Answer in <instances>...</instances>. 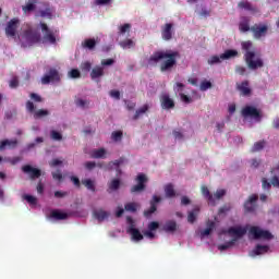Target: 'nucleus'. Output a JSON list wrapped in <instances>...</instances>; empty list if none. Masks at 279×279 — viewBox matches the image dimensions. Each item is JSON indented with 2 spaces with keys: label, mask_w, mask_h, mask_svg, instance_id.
<instances>
[{
  "label": "nucleus",
  "mask_w": 279,
  "mask_h": 279,
  "mask_svg": "<svg viewBox=\"0 0 279 279\" xmlns=\"http://www.w3.org/2000/svg\"><path fill=\"white\" fill-rule=\"evenodd\" d=\"M178 58H180V52L178 51L158 50L149 57L148 63L158 64V62H161L159 69L161 73H167V71H173V66L178 64Z\"/></svg>",
  "instance_id": "1"
},
{
  "label": "nucleus",
  "mask_w": 279,
  "mask_h": 279,
  "mask_svg": "<svg viewBox=\"0 0 279 279\" xmlns=\"http://www.w3.org/2000/svg\"><path fill=\"white\" fill-rule=\"evenodd\" d=\"M253 45L254 44L248 40V41H243L241 44V47H242L243 51H245L244 60H245L248 69H251V71H256V69H263L265 66V63L263 62V59H260V58H257L256 60H254V58H256V52L250 50V49H252Z\"/></svg>",
  "instance_id": "2"
},
{
  "label": "nucleus",
  "mask_w": 279,
  "mask_h": 279,
  "mask_svg": "<svg viewBox=\"0 0 279 279\" xmlns=\"http://www.w3.org/2000/svg\"><path fill=\"white\" fill-rule=\"evenodd\" d=\"M248 232L255 240L264 239L265 241H271V239H274V234H271V232L263 230L259 227H251Z\"/></svg>",
  "instance_id": "3"
},
{
  "label": "nucleus",
  "mask_w": 279,
  "mask_h": 279,
  "mask_svg": "<svg viewBox=\"0 0 279 279\" xmlns=\"http://www.w3.org/2000/svg\"><path fill=\"white\" fill-rule=\"evenodd\" d=\"M26 110L31 114H33L34 119H44V117H49V110L47 109H38L36 110V106L34 101H26Z\"/></svg>",
  "instance_id": "4"
},
{
  "label": "nucleus",
  "mask_w": 279,
  "mask_h": 279,
  "mask_svg": "<svg viewBox=\"0 0 279 279\" xmlns=\"http://www.w3.org/2000/svg\"><path fill=\"white\" fill-rule=\"evenodd\" d=\"M126 222L129 225L126 232L131 234L133 241H143L144 236L141 234V231L136 229V223L134 222V219L129 216L126 217Z\"/></svg>",
  "instance_id": "5"
},
{
  "label": "nucleus",
  "mask_w": 279,
  "mask_h": 279,
  "mask_svg": "<svg viewBox=\"0 0 279 279\" xmlns=\"http://www.w3.org/2000/svg\"><path fill=\"white\" fill-rule=\"evenodd\" d=\"M135 182H137V184L131 187V193H143L146 189L145 184L148 182L147 175L145 173L137 174Z\"/></svg>",
  "instance_id": "6"
},
{
  "label": "nucleus",
  "mask_w": 279,
  "mask_h": 279,
  "mask_svg": "<svg viewBox=\"0 0 279 279\" xmlns=\"http://www.w3.org/2000/svg\"><path fill=\"white\" fill-rule=\"evenodd\" d=\"M40 27L41 32L44 33V43L56 45V34H58V31H51L46 23H40Z\"/></svg>",
  "instance_id": "7"
},
{
  "label": "nucleus",
  "mask_w": 279,
  "mask_h": 279,
  "mask_svg": "<svg viewBox=\"0 0 279 279\" xmlns=\"http://www.w3.org/2000/svg\"><path fill=\"white\" fill-rule=\"evenodd\" d=\"M173 36H175V28L173 27V23H166L161 26V38L169 43V40H173Z\"/></svg>",
  "instance_id": "8"
},
{
  "label": "nucleus",
  "mask_w": 279,
  "mask_h": 279,
  "mask_svg": "<svg viewBox=\"0 0 279 279\" xmlns=\"http://www.w3.org/2000/svg\"><path fill=\"white\" fill-rule=\"evenodd\" d=\"M51 82H60V72L54 68L50 69L48 73L41 77V84L44 85L51 84Z\"/></svg>",
  "instance_id": "9"
},
{
  "label": "nucleus",
  "mask_w": 279,
  "mask_h": 279,
  "mask_svg": "<svg viewBox=\"0 0 279 279\" xmlns=\"http://www.w3.org/2000/svg\"><path fill=\"white\" fill-rule=\"evenodd\" d=\"M258 194H252L248 196V199L244 202V211L245 213H256L258 208Z\"/></svg>",
  "instance_id": "10"
},
{
  "label": "nucleus",
  "mask_w": 279,
  "mask_h": 279,
  "mask_svg": "<svg viewBox=\"0 0 279 279\" xmlns=\"http://www.w3.org/2000/svg\"><path fill=\"white\" fill-rule=\"evenodd\" d=\"M251 32H253V36L256 39L263 38V36H267V32H269V26L267 24H254L251 27Z\"/></svg>",
  "instance_id": "11"
},
{
  "label": "nucleus",
  "mask_w": 279,
  "mask_h": 279,
  "mask_svg": "<svg viewBox=\"0 0 279 279\" xmlns=\"http://www.w3.org/2000/svg\"><path fill=\"white\" fill-rule=\"evenodd\" d=\"M23 38L28 47H32V45H36V43H40V34L34 33L32 31H25Z\"/></svg>",
  "instance_id": "12"
},
{
  "label": "nucleus",
  "mask_w": 279,
  "mask_h": 279,
  "mask_svg": "<svg viewBox=\"0 0 279 279\" xmlns=\"http://www.w3.org/2000/svg\"><path fill=\"white\" fill-rule=\"evenodd\" d=\"M242 116L247 118L251 117V119H255V121H260V111L252 106H246L242 109Z\"/></svg>",
  "instance_id": "13"
},
{
  "label": "nucleus",
  "mask_w": 279,
  "mask_h": 279,
  "mask_svg": "<svg viewBox=\"0 0 279 279\" xmlns=\"http://www.w3.org/2000/svg\"><path fill=\"white\" fill-rule=\"evenodd\" d=\"M160 202H162V198L160 196H158V195H154L153 198L149 202L150 208L144 210V217L153 216L154 213H156L158 210L157 204H160Z\"/></svg>",
  "instance_id": "14"
},
{
  "label": "nucleus",
  "mask_w": 279,
  "mask_h": 279,
  "mask_svg": "<svg viewBox=\"0 0 279 279\" xmlns=\"http://www.w3.org/2000/svg\"><path fill=\"white\" fill-rule=\"evenodd\" d=\"M19 19H12L8 22L5 27V34L9 38H14L16 36V29H19Z\"/></svg>",
  "instance_id": "15"
},
{
  "label": "nucleus",
  "mask_w": 279,
  "mask_h": 279,
  "mask_svg": "<svg viewBox=\"0 0 279 279\" xmlns=\"http://www.w3.org/2000/svg\"><path fill=\"white\" fill-rule=\"evenodd\" d=\"M22 171L23 173L29 175L31 180H36L37 178H40L43 175L40 169L34 168L31 165L23 166Z\"/></svg>",
  "instance_id": "16"
},
{
  "label": "nucleus",
  "mask_w": 279,
  "mask_h": 279,
  "mask_svg": "<svg viewBox=\"0 0 279 279\" xmlns=\"http://www.w3.org/2000/svg\"><path fill=\"white\" fill-rule=\"evenodd\" d=\"M226 232L230 236H235L236 239H242V236H245V234H247V228L230 227Z\"/></svg>",
  "instance_id": "17"
},
{
  "label": "nucleus",
  "mask_w": 279,
  "mask_h": 279,
  "mask_svg": "<svg viewBox=\"0 0 279 279\" xmlns=\"http://www.w3.org/2000/svg\"><path fill=\"white\" fill-rule=\"evenodd\" d=\"M160 104H161L162 110H171V109L175 108V101H173V99H171L169 94H162L160 96Z\"/></svg>",
  "instance_id": "18"
},
{
  "label": "nucleus",
  "mask_w": 279,
  "mask_h": 279,
  "mask_svg": "<svg viewBox=\"0 0 279 279\" xmlns=\"http://www.w3.org/2000/svg\"><path fill=\"white\" fill-rule=\"evenodd\" d=\"M236 89L243 95V97H250L252 95V88H250V81H243L236 85Z\"/></svg>",
  "instance_id": "19"
},
{
  "label": "nucleus",
  "mask_w": 279,
  "mask_h": 279,
  "mask_svg": "<svg viewBox=\"0 0 279 279\" xmlns=\"http://www.w3.org/2000/svg\"><path fill=\"white\" fill-rule=\"evenodd\" d=\"M202 191V195L203 197H205V199H207L208 204H210V206H215V196H213V194L210 193V190H208V186L203 185L201 187Z\"/></svg>",
  "instance_id": "20"
},
{
  "label": "nucleus",
  "mask_w": 279,
  "mask_h": 279,
  "mask_svg": "<svg viewBox=\"0 0 279 279\" xmlns=\"http://www.w3.org/2000/svg\"><path fill=\"white\" fill-rule=\"evenodd\" d=\"M45 5H46L45 10H40L37 16H40L41 19H49V20L53 19V8H51L49 3H46Z\"/></svg>",
  "instance_id": "21"
},
{
  "label": "nucleus",
  "mask_w": 279,
  "mask_h": 279,
  "mask_svg": "<svg viewBox=\"0 0 279 279\" xmlns=\"http://www.w3.org/2000/svg\"><path fill=\"white\" fill-rule=\"evenodd\" d=\"M267 252H269V245L257 244L250 256H260L262 254H267Z\"/></svg>",
  "instance_id": "22"
},
{
  "label": "nucleus",
  "mask_w": 279,
  "mask_h": 279,
  "mask_svg": "<svg viewBox=\"0 0 279 279\" xmlns=\"http://www.w3.org/2000/svg\"><path fill=\"white\" fill-rule=\"evenodd\" d=\"M162 230H163V232L173 234V232H175V230H178V222H175V220H168L162 226Z\"/></svg>",
  "instance_id": "23"
},
{
  "label": "nucleus",
  "mask_w": 279,
  "mask_h": 279,
  "mask_svg": "<svg viewBox=\"0 0 279 279\" xmlns=\"http://www.w3.org/2000/svg\"><path fill=\"white\" fill-rule=\"evenodd\" d=\"M19 145V141L16 140H3L0 142V151H3L5 147H9V149H14Z\"/></svg>",
  "instance_id": "24"
},
{
  "label": "nucleus",
  "mask_w": 279,
  "mask_h": 279,
  "mask_svg": "<svg viewBox=\"0 0 279 279\" xmlns=\"http://www.w3.org/2000/svg\"><path fill=\"white\" fill-rule=\"evenodd\" d=\"M36 3H38V0H28L25 5H22V11L25 14H32L36 10Z\"/></svg>",
  "instance_id": "25"
},
{
  "label": "nucleus",
  "mask_w": 279,
  "mask_h": 279,
  "mask_svg": "<svg viewBox=\"0 0 279 279\" xmlns=\"http://www.w3.org/2000/svg\"><path fill=\"white\" fill-rule=\"evenodd\" d=\"M94 217L97 219V221H106V219L110 217V213L104 209H96L94 210Z\"/></svg>",
  "instance_id": "26"
},
{
  "label": "nucleus",
  "mask_w": 279,
  "mask_h": 279,
  "mask_svg": "<svg viewBox=\"0 0 279 279\" xmlns=\"http://www.w3.org/2000/svg\"><path fill=\"white\" fill-rule=\"evenodd\" d=\"M50 217L57 219V221H64V219H69V214L54 209L51 211Z\"/></svg>",
  "instance_id": "27"
},
{
  "label": "nucleus",
  "mask_w": 279,
  "mask_h": 279,
  "mask_svg": "<svg viewBox=\"0 0 279 279\" xmlns=\"http://www.w3.org/2000/svg\"><path fill=\"white\" fill-rule=\"evenodd\" d=\"M215 230V221L208 220L207 221V228L201 231V239H204V236H208L210 232Z\"/></svg>",
  "instance_id": "28"
},
{
  "label": "nucleus",
  "mask_w": 279,
  "mask_h": 279,
  "mask_svg": "<svg viewBox=\"0 0 279 279\" xmlns=\"http://www.w3.org/2000/svg\"><path fill=\"white\" fill-rule=\"evenodd\" d=\"M240 32H250L252 31V27H250V19L248 17H242L240 24H239Z\"/></svg>",
  "instance_id": "29"
},
{
  "label": "nucleus",
  "mask_w": 279,
  "mask_h": 279,
  "mask_svg": "<svg viewBox=\"0 0 279 279\" xmlns=\"http://www.w3.org/2000/svg\"><path fill=\"white\" fill-rule=\"evenodd\" d=\"M239 51L234 49H228L222 54H220L221 60H230L231 58H236Z\"/></svg>",
  "instance_id": "30"
},
{
  "label": "nucleus",
  "mask_w": 279,
  "mask_h": 279,
  "mask_svg": "<svg viewBox=\"0 0 279 279\" xmlns=\"http://www.w3.org/2000/svg\"><path fill=\"white\" fill-rule=\"evenodd\" d=\"M197 215H199V207L196 206L187 214L189 223H193L194 221H197Z\"/></svg>",
  "instance_id": "31"
},
{
  "label": "nucleus",
  "mask_w": 279,
  "mask_h": 279,
  "mask_svg": "<svg viewBox=\"0 0 279 279\" xmlns=\"http://www.w3.org/2000/svg\"><path fill=\"white\" fill-rule=\"evenodd\" d=\"M81 183L83 184V186L86 187L87 191H92V193H95V191H97V189L95 187V181H93L92 179H84L81 181Z\"/></svg>",
  "instance_id": "32"
},
{
  "label": "nucleus",
  "mask_w": 279,
  "mask_h": 279,
  "mask_svg": "<svg viewBox=\"0 0 279 279\" xmlns=\"http://www.w3.org/2000/svg\"><path fill=\"white\" fill-rule=\"evenodd\" d=\"M92 80H97L98 77H104V68L95 66L90 72Z\"/></svg>",
  "instance_id": "33"
},
{
  "label": "nucleus",
  "mask_w": 279,
  "mask_h": 279,
  "mask_svg": "<svg viewBox=\"0 0 279 279\" xmlns=\"http://www.w3.org/2000/svg\"><path fill=\"white\" fill-rule=\"evenodd\" d=\"M147 110H149V105H144L143 107L137 109L135 111V114L133 116V121H138V119H141V117H143V114H145Z\"/></svg>",
  "instance_id": "34"
},
{
  "label": "nucleus",
  "mask_w": 279,
  "mask_h": 279,
  "mask_svg": "<svg viewBox=\"0 0 279 279\" xmlns=\"http://www.w3.org/2000/svg\"><path fill=\"white\" fill-rule=\"evenodd\" d=\"M238 8H240V10H246L247 12H256V9L252 7V3H250V1L239 2Z\"/></svg>",
  "instance_id": "35"
},
{
  "label": "nucleus",
  "mask_w": 279,
  "mask_h": 279,
  "mask_svg": "<svg viewBox=\"0 0 279 279\" xmlns=\"http://www.w3.org/2000/svg\"><path fill=\"white\" fill-rule=\"evenodd\" d=\"M265 145H267V142H266L265 140H262V141H259V142H256V143L253 145L251 151H252L253 154H256V151H263V149H265Z\"/></svg>",
  "instance_id": "36"
},
{
  "label": "nucleus",
  "mask_w": 279,
  "mask_h": 279,
  "mask_svg": "<svg viewBox=\"0 0 279 279\" xmlns=\"http://www.w3.org/2000/svg\"><path fill=\"white\" fill-rule=\"evenodd\" d=\"M82 47L84 49L93 50L95 49V47H97V41L93 38L85 39L84 43L82 44Z\"/></svg>",
  "instance_id": "37"
},
{
  "label": "nucleus",
  "mask_w": 279,
  "mask_h": 279,
  "mask_svg": "<svg viewBox=\"0 0 279 279\" xmlns=\"http://www.w3.org/2000/svg\"><path fill=\"white\" fill-rule=\"evenodd\" d=\"M166 197H175V189L171 183L165 186Z\"/></svg>",
  "instance_id": "38"
},
{
  "label": "nucleus",
  "mask_w": 279,
  "mask_h": 279,
  "mask_svg": "<svg viewBox=\"0 0 279 279\" xmlns=\"http://www.w3.org/2000/svg\"><path fill=\"white\" fill-rule=\"evenodd\" d=\"M75 106H77V108H83V109L90 108V101L84 100L82 98H77L75 99Z\"/></svg>",
  "instance_id": "39"
},
{
  "label": "nucleus",
  "mask_w": 279,
  "mask_h": 279,
  "mask_svg": "<svg viewBox=\"0 0 279 279\" xmlns=\"http://www.w3.org/2000/svg\"><path fill=\"white\" fill-rule=\"evenodd\" d=\"M106 156V149L99 148L92 150V158H104Z\"/></svg>",
  "instance_id": "40"
},
{
  "label": "nucleus",
  "mask_w": 279,
  "mask_h": 279,
  "mask_svg": "<svg viewBox=\"0 0 279 279\" xmlns=\"http://www.w3.org/2000/svg\"><path fill=\"white\" fill-rule=\"evenodd\" d=\"M135 45L136 44H134L132 39H125L120 43V47H122V49H132V47H135Z\"/></svg>",
  "instance_id": "41"
},
{
  "label": "nucleus",
  "mask_w": 279,
  "mask_h": 279,
  "mask_svg": "<svg viewBox=\"0 0 279 279\" xmlns=\"http://www.w3.org/2000/svg\"><path fill=\"white\" fill-rule=\"evenodd\" d=\"M234 243H236V239H233L225 244H220L218 246V250H220V252H223L226 250H230V247H232V245H234Z\"/></svg>",
  "instance_id": "42"
},
{
  "label": "nucleus",
  "mask_w": 279,
  "mask_h": 279,
  "mask_svg": "<svg viewBox=\"0 0 279 279\" xmlns=\"http://www.w3.org/2000/svg\"><path fill=\"white\" fill-rule=\"evenodd\" d=\"M23 199H26V202L28 204H31V206H36V204H38V198H36V196L29 195V194H25L23 196Z\"/></svg>",
  "instance_id": "43"
},
{
  "label": "nucleus",
  "mask_w": 279,
  "mask_h": 279,
  "mask_svg": "<svg viewBox=\"0 0 279 279\" xmlns=\"http://www.w3.org/2000/svg\"><path fill=\"white\" fill-rule=\"evenodd\" d=\"M69 77H71V80H77V78L82 77V73L77 69H72L69 72Z\"/></svg>",
  "instance_id": "44"
},
{
  "label": "nucleus",
  "mask_w": 279,
  "mask_h": 279,
  "mask_svg": "<svg viewBox=\"0 0 279 279\" xmlns=\"http://www.w3.org/2000/svg\"><path fill=\"white\" fill-rule=\"evenodd\" d=\"M221 60H223V59H221V57H219V56H211V57L207 60V62H208V64H210V65H213V64H221Z\"/></svg>",
  "instance_id": "45"
},
{
  "label": "nucleus",
  "mask_w": 279,
  "mask_h": 279,
  "mask_svg": "<svg viewBox=\"0 0 279 279\" xmlns=\"http://www.w3.org/2000/svg\"><path fill=\"white\" fill-rule=\"evenodd\" d=\"M119 186H121V181L119 179H114L109 184L110 191H118Z\"/></svg>",
  "instance_id": "46"
},
{
  "label": "nucleus",
  "mask_w": 279,
  "mask_h": 279,
  "mask_svg": "<svg viewBox=\"0 0 279 279\" xmlns=\"http://www.w3.org/2000/svg\"><path fill=\"white\" fill-rule=\"evenodd\" d=\"M31 99L35 102V104H43L44 99L43 96L36 94V93H31L29 95Z\"/></svg>",
  "instance_id": "47"
},
{
  "label": "nucleus",
  "mask_w": 279,
  "mask_h": 279,
  "mask_svg": "<svg viewBox=\"0 0 279 279\" xmlns=\"http://www.w3.org/2000/svg\"><path fill=\"white\" fill-rule=\"evenodd\" d=\"M125 162V158L120 157L119 159L114 160V161H110L109 162V167H121V165H123Z\"/></svg>",
  "instance_id": "48"
},
{
  "label": "nucleus",
  "mask_w": 279,
  "mask_h": 279,
  "mask_svg": "<svg viewBox=\"0 0 279 279\" xmlns=\"http://www.w3.org/2000/svg\"><path fill=\"white\" fill-rule=\"evenodd\" d=\"M124 210L128 213H136V203H128L124 205Z\"/></svg>",
  "instance_id": "49"
},
{
  "label": "nucleus",
  "mask_w": 279,
  "mask_h": 279,
  "mask_svg": "<svg viewBox=\"0 0 279 279\" xmlns=\"http://www.w3.org/2000/svg\"><path fill=\"white\" fill-rule=\"evenodd\" d=\"M21 160H23V158H21V157L4 158V162H10V165H19V162H21Z\"/></svg>",
  "instance_id": "50"
},
{
  "label": "nucleus",
  "mask_w": 279,
  "mask_h": 279,
  "mask_svg": "<svg viewBox=\"0 0 279 279\" xmlns=\"http://www.w3.org/2000/svg\"><path fill=\"white\" fill-rule=\"evenodd\" d=\"M201 90L206 92L208 88H213V83L210 81H203L199 86Z\"/></svg>",
  "instance_id": "51"
},
{
  "label": "nucleus",
  "mask_w": 279,
  "mask_h": 279,
  "mask_svg": "<svg viewBox=\"0 0 279 279\" xmlns=\"http://www.w3.org/2000/svg\"><path fill=\"white\" fill-rule=\"evenodd\" d=\"M111 138L116 142L118 141H121L123 138V132L121 131H114L112 134H111Z\"/></svg>",
  "instance_id": "52"
},
{
  "label": "nucleus",
  "mask_w": 279,
  "mask_h": 279,
  "mask_svg": "<svg viewBox=\"0 0 279 279\" xmlns=\"http://www.w3.org/2000/svg\"><path fill=\"white\" fill-rule=\"evenodd\" d=\"M50 136L52 141H62V134L58 131H51Z\"/></svg>",
  "instance_id": "53"
},
{
  "label": "nucleus",
  "mask_w": 279,
  "mask_h": 279,
  "mask_svg": "<svg viewBox=\"0 0 279 279\" xmlns=\"http://www.w3.org/2000/svg\"><path fill=\"white\" fill-rule=\"evenodd\" d=\"M226 195V190H217L214 194V199H221Z\"/></svg>",
  "instance_id": "54"
},
{
  "label": "nucleus",
  "mask_w": 279,
  "mask_h": 279,
  "mask_svg": "<svg viewBox=\"0 0 279 279\" xmlns=\"http://www.w3.org/2000/svg\"><path fill=\"white\" fill-rule=\"evenodd\" d=\"M81 69L82 71H90V69H93V64L89 61H85L81 64Z\"/></svg>",
  "instance_id": "55"
},
{
  "label": "nucleus",
  "mask_w": 279,
  "mask_h": 279,
  "mask_svg": "<svg viewBox=\"0 0 279 279\" xmlns=\"http://www.w3.org/2000/svg\"><path fill=\"white\" fill-rule=\"evenodd\" d=\"M9 86L10 88H19V77L14 76L13 78H11V81L9 82Z\"/></svg>",
  "instance_id": "56"
},
{
  "label": "nucleus",
  "mask_w": 279,
  "mask_h": 279,
  "mask_svg": "<svg viewBox=\"0 0 279 279\" xmlns=\"http://www.w3.org/2000/svg\"><path fill=\"white\" fill-rule=\"evenodd\" d=\"M112 0H94V5H110Z\"/></svg>",
  "instance_id": "57"
},
{
  "label": "nucleus",
  "mask_w": 279,
  "mask_h": 279,
  "mask_svg": "<svg viewBox=\"0 0 279 279\" xmlns=\"http://www.w3.org/2000/svg\"><path fill=\"white\" fill-rule=\"evenodd\" d=\"M70 180L74 184V186H76V189H80V186H82V182L80 181V178L72 175Z\"/></svg>",
  "instance_id": "58"
},
{
  "label": "nucleus",
  "mask_w": 279,
  "mask_h": 279,
  "mask_svg": "<svg viewBox=\"0 0 279 279\" xmlns=\"http://www.w3.org/2000/svg\"><path fill=\"white\" fill-rule=\"evenodd\" d=\"M158 228H160V223L156 222V221H151L149 225H148V230L150 232H154V230H158Z\"/></svg>",
  "instance_id": "59"
},
{
  "label": "nucleus",
  "mask_w": 279,
  "mask_h": 279,
  "mask_svg": "<svg viewBox=\"0 0 279 279\" xmlns=\"http://www.w3.org/2000/svg\"><path fill=\"white\" fill-rule=\"evenodd\" d=\"M246 71L247 70L243 65H236L235 66V73H238L239 75H245Z\"/></svg>",
  "instance_id": "60"
},
{
  "label": "nucleus",
  "mask_w": 279,
  "mask_h": 279,
  "mask_svg": "<svg viewBox=\"0 0 279 279\" xmlns=\"http://www.w3.org/2000/svg\"><path fill=\"white\" fill-rule=\"evenodd\" d=\"M95 167H97V163L95 161L85 162V169H87V171H93V169H95Z\"/></svg>",
  "instance_id": "61"
},
{
  "label": "nucleus",
  "mask_w": 279,
  "mask_h": 279,
  "mask_svg": "<svg viewBox=\"0 0 279 279\" xmlns=\"http://www.w3.org/2000/svg\"><path fill=\"white\" fill-rule=\"evenodd\" d=\"M52 178H53V180H57L58 182H62V172H60V170L52 172Z\"/></svg>",
  "instance_id": "62"
},
{
  "label": "nucleus",
  "mask_w": 279,
  "mask_h": 279,
  "mask_svg": "<svg viewBox=\"0 0 279 279\" xmlns=\"http://www.w3.org/2000/svg\"><path fill=\"white\" fill-rule=\"evenodd\" d=\"M262 186L265 191H269V189H271V184L266 178L262 180Z\"/></svg>",
  "instance_id": "63"
},
{
  "label": "nucleus",
  "mask_w": 279,
  "mask_h": 279,
  "mask_svg": "<svg viewBox=\"0 0 279 279\" xmlns=\"http://www.w3.org/2000/svg\"><path fill=\"white\" fill-rule=\"evenodd\" d=\"M270 184H272V186H276L277 189H279V179L277 175L271 178Z\"/></svg>",
  "instance_id": "64"
}]
</instances>
